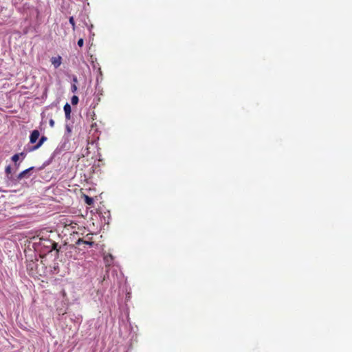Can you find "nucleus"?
<instances>
[{
  "instance_id": "f257e3e1",
  "label": "nucleus",
  "mask_w": 352,
  "mask_h": 352,
  "mask_svg": "<svg viewBox=\"0 0 352 352\" xmlns=\"http://www.w3.org/2000/svg\"><path fill=\"white\" fill-rule=\"evenodd\" d=\"M19 179H17V177L16 179L13 178L12 175L6 176V182L8 186H15Z\"/></svg>"
},
{
  "instance_id": "f03ea898",
  "label": "nucleus",
  "mask_w": 352,
  "mask_h": 352,
  "mask_svg": "<svg viewBox=\"0 0 352 352\" xmlns=\"http://www.w3.org/2000/svg\"><path fill=\"white\" fill-rule=\"evenodd\" d=\"M39 135H40L39 131L38 130H34L30 134V142L32 144L35 143L37 141V140L38 139Z\"/></svg>"
},
{
  "instance_id": "7ed1b4c3",
  "label": "nucleus",
  "mask_w": 352,
  "mask_h": 352,
  "mask_svg": "<svg viewBox=\"0 0 352 352\" xmlns=\"http://www.w3.org/2000/svg\"><path fill=\"white\" fill-rule=\"evenodd\" d=\"M33 169H34V167H30V168H27V169L24 170L23 171L21 172L17 175V179L21 180L24 177H28V174L30 173V170H32Z\"/></svg>"
},
{
  "instance_id": "20e7f679",
  "label": "nucleus",
  "mask_w": 352,
  "mask_h": 352,
  "mask_svg": "<svg viewBox=\"0 0 352 352\" xmlns=\"http://www.w3.org/2000/svg\"><path fill=\"white\" fill-rule=\"evenodd\" d=\"M51 63L55 68H58L61 65V57L56 56L51 58Z\"/></svg>"
},
{
  "instance_id": "39448f33",
  "label": "nucleus",
  "mask_w": 352,
  "mask_h": 352,
  "mask_svg": "<svg viewBox=\"0 0 352 352\" xmlns=\"http://www.w3.org/2000/svg\"><path fill=\"white\" fill-rule=\"evenodd\" d=\"M64 111H65L66 119L67 120H69L70 118H71L72 109H71V106L68 103H66L65 104V106H64Z\"/></svg>"
},
{
  "instance_id": "423d86ee",
  "label": "nucleus",
  "mask_w": 352,
  "mask_h": 352,
  "mask_svg": "<svg viewBox=\"0 0 352 352\" xmlns=\"http://www.w3.org/2000/svg\"><path fill=\"white\" fill-rule=\"evenodd\" d=\"M113 256L111 254H107L104 257V261L106 264V265H110L113 261Z\"/></svg>"
},
{
  "instance_id": "0eeeda50",
  "label": "nucleus",
  "mask_w": 352,
  "mask_h": 352,
  "mask_svg": "<svg viewBox=\"0 0 352 352\" xmlns=\"http://www.w3.org/2000/svg\"><path fill=\"white\" fill-rule=\"evenodd\" d=\"M76 244L80 245L81 244H83V245H89L90 247H91L93 245H94V242L92 241H84L81 239H79L77 242H76Z\"/></svg>"
},
{
  "instance_id": "6e6552de",
  "label": "nucleus",
  "mask_w": 352,
  "mask_h": 352,
  "mask_svg": "<svg viewBox=\"0 0 352 352\" xmlns=\"http://www.w3.org/2000/svg\"><path fill=\"white\" fill-rule=\"evenodd\" d=\"M47 242L50 244V245H47V247L50 248L49 252H52L54 250H57L58 244L56 243L50 241H47Z\"/></svg>"
},
{
  "instance_id": "1a4fd4ad",
  "label": "nucleus",
  "mask_w": 352,
  "mask_h": 352,
  "mask_svg": "<svg viewBox=\"0 0 352 352\" xmlns=\"http://www.w3.org/2000/svg\"><path fill=\"white\" fill-rule=\"evenodd\" d=\"M84 199H85V203L87 205L91 206L94 204V199L92 197H90L87 195H84Z\"/></svg>"
},
{
  "instance_id": "9d476101",
  "label": "nucleus",
  "mask_w": 352,
  "mask_h": 352,
  "mask_svg": "<svg viewBox=\"0 0 352 352\" xmlns=\"http://www.w3.org/2000/svg\"><path fill=\"white\" fill-rule=\"evenodd\" d=\"M47 140V138L45 136H42L41 138V139L39 140V142H38V144L34 146V149H37L38 148L43 144V142Z\"/></svg>"
},
{
  "instance_id": "9b49d317",
  "label": "nucleus",
  "mask_w": 352,
  "mask_h": 352,
  "mask_svg": "<svg viewBox=\"0 0 352 352\" xmlns=\"http://www.w3.org/2000/svg\"><path fill=\"white\" fill-rule=\"evenodd\" d=\"M78 97L76 96H73L71 98V102L73 105H76L78 102Z\"/></svg>"
},
{
  "instance_id": "f8f14e48",
  "label": "nucleus",
  "mask_w": 352,
  "mask_h": 352,
  "mask_svg": "<svg viewBox=\"0 0 352 352\" xmlns=\"http://www.w3.org/2000/svg\"><path fill=\"white\" fill-rule=\"evenodd\" d=\"M69 21L70 24L72 25L73 30H74L75 28H76V25H75V22H74V17L73 16H70L69 19Z\"/></svg>"
},
{
  "instance_id": "ddd939ff",
  "label": "nucleus",
  "mask_w": 352,
  "mask_h": 352,
  "mask_svg": "<svg viewBox=\"0 0 352 352\" xmlns=\"http://www.w3.org/2000/svg\"><path fill=\"white\" fill-rule=\"evenodd\" d=\"M20 159L19 157V155H18L17 153L14 155L12 157V160L14 162V163H16L17 161Z\"/></svg>"
},
{
  "instance_id": "4468645a",
  "label": "nucleus",
  "mask_w": 352,
  "mask_h": 352,
  "mask_svg": "<svg viewBox=\"0 0 352 352\" xmlns=\"http://www.w3.org/2000/svg\"><path fill=\"white\" fill-rule=\"evenodd\" d=\"M6 176H8V175H11L10 173H11V167L10 166H8L6 168Z\"/></svg>"
},
{
  "instance_id": "2eb2a0df",
  "label": "nucleus",
  "mask_w": 352,
  "mask_h": 352,
  "mask_svg": "<svg viewBox=\"0 0 352 352\" xmlns=\"http://www.w3.org/2000/svg\"><path fill=\"white\" fill-rule=\"evenodd\" d=\"M65 129L67 133H70L72 132V126H69V124H66Z\"/></svg>"
},
{
  "instance_id": "dca6fc26",
  "label": "nucleus",
  "mask_w": 352,
  "mask_h": 352,
  "mask_svg": "<svg viewBox=\"0 0 352 352\" xmlns=\"http://www.w3.org/2000/svg\"><path fill=\"white\" fill-rule=\"evenodd\" d=\"M83 44H84V41H83V39H82V38H80V39L78 41V45L79 47H82Z\"/></svg>"
},
{
  "instance_id": "f3484780",
  "label": "nucleus",
  "mask_w": 352,
  "mask_h": 352,
  "mask_svg": "<svg viewBox=\"0 0 352 352\" xmlns=\"http://www.w3.org/2000/svg\"><path fill=\"white\" fill-rule=\"evenodd\" d=\"M49 124L51 127H54L55 124L54 120L53 119H50L49 121Z\"/></svg>"
},
{
  "instance_id": "a211bd4d",
  "label": "nucleus",
  "mask_w": 352,
  "mask_h": 352,
  "mask_svg": "<svg viewBox=\"0 0 352 352\" xmlns=\"http://www.w3.org/2000/svg\"><path fill=\"white\" fill-rule=\"evenodd\" d=\"M17 154L19 155V157H21V160H23L25 157V154L23 152H21V153H19Z\"/></svg>"
},
{
  "instance_id": "6ab92c4d",
  "label": "nucleus",
  "mask_w": 352,
  "mask_h": 352,
  "mask_svg": "<svg viewBox=\"0 0 352 352\" xmlns=\"http://www.w3.org/2000/svg\"><path fill=\"white\" fill-rule=\"evenodd\" d=\"M77 90V87L75 85H72V91L75 92Z\"/></svg>"
},
{
  "instance_id": "aec40b11",
  "label": "nucleus",
  "mask_w": 352,
  "mask_h": 352,
  "mask_svg": "<svg viewBox=\"0 0 352 352\" xmlns=\"http://www.w3.org/2000/svg\"><path fill=\"white\" fill-rule=\"evenodd\" d=\"M74 82H77V78H74Z\"/></svg>"
},
{
  "instance_id": "412c9836",
  "label": "nucleus",
  "mask_w": 352,
  "mask_h": 352,
  "mask_svg": "<svg viewBox=\"0 0 352 352\" xmlns=\"http://www.w3.org/2000/svg\"><path fill=\"white\" fill-rule=\"evenodd\" d=\"M99 72H100V75L102 74V72L100 71V69H99Z\"/></svg>"
}]
</instances>
